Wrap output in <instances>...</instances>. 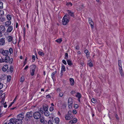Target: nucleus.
<instances>
[{
    "instance_id": "nucleus-1",
    "label": "nucleus",
    "mask_w": 124,
    "mask_h": 124,
    "mask_svg": "<svg viewBox=\"0 0 124 124\" xmlns=\"http://www.w3.org/2000/svg\"><path fill=\"white\" fill-rule=\"evenodd\" d=\"M23 113L19 114L17 116V119H14V122L15 124H22V120L24 117Z\"/></svg>"
},
{
    "instance_id": "nucleus-2",
    "label": "nucleus",
    "mask_w": 124,
    "mask_h": 124,
    "mask_svg": "<svg viewBox=\"0 0 124 124\" xmlns=\"http://www.w3.org/2000/svg\"><path fill=\"white\" fill-rule=\"evenodd\" d=\"M13 59L12 58H10L9 56H6L3 59V58H1L0 59V63L5 62L6 63L9 62L10 64L12 63L13 62Z\"/></svg>"
},
{
    "instance_id": "nucleus-3",
    "label": "nucleus",
    "mask_w": 124,
    "mask_h": 124,
    "mask_svg": "<svg viewBox=\"0 0 124 124\" xmlns=\"http://www.w3.org/2000/svg\"><path fill=\"white\" fill-rule=\"evenodd\" d=\"M121 61V60H118V63L119 67V72L121 76L122 77L124 76V74L123 73V70L122 68Z\"/></svg>"
},
{
    "instance_id": "nucleus-4",
    "label": "nucleus",
    "mask_w": 124,
    "mask_h": 124,
    "mask_svg": "<svg viewBox=\"0 0 124 124\" xmlns=\"http://www.w3.org/2000/svg\"><path fill=\"white\" fill-rule=\"evenodd\" d=\"M69 20L67 18V16L66 15L64 16L62 18V24L63 25H65L69 22Z\"/></svg>"
},
{
    "instance_id": "nucleus-5",
    "label": "nucleus",
    "mask_w": 124,
    "mask_h": 124,
    "mask_svg": "<svg viewBox=\"0 0 124 124\" xmlns=\"http://www.w3.org/2000/svg\"><path fill=\"white\" fill-rule=\"evenodd\" d=\"M41 115V114L39 111H36L33 114V116L34 118L37 119L40 118Z\"/></svg>"
},
{
    "instance_id": "nucleus-6",
    "label": "nucleus",
    "mask_w": 124,
    "mask_h": 124,
    "mask_svg": "<svg viewBox=\"0 0 124 124\" xmlns=\"http://www.w3.org/2000/svg\"><path fill=\"white\" fill-rule=\"evenodd\" d=\"M31 66L32 67L30 70V72L31 75L32 76H33L34 74L35 69L36 68V66L35 65H32Z\"/></svg>"
},
{
    "instance_id": "nucleus-7",
    "label": "nucleus",
    "mask_w": 124,
    "mask_h": 124,
    "mask_svg": "<svg viewBox=\"0 0 124 124\" xmlns=\"http://www.w3.org/2000/svg\"><path fill=\"white\" fill-rule=\"evenodd\" d=\"M5 94L3 93L0 96V99H1V101L0 102V103H1V104H4L5 99Z\"/></svg>"
},
{
    "instance_id": "nucleus-8",
    "label": "nucleus",
    "mask_w": 124,
    "mask_h": 124,
    "mask_svg": "<svg viewBox=\"0 0 124 124\" xmlns=\"http://www.w3.org/2000/svg\"><path fill=\"white\" fill-rule=\"evenodd\" d=\"M1 54L5 56L6 57L7 56H8L9 52L8 50H3Z\"/></svg>"
},
{
    "instance_id": "nucleus-9",
    "label": "nucleus",
    "mask_w": 124,
    "mask_h": 124,
    "mask_svg": "<svg viewBox=\"0 0 124 124\" xmlns=\"http://www.w3.org/2000/svg\"><path fill=\"white\" fill-rule=\"evenodd\" d=\"M4 122V124H14V119L11 118L9 121H8L7 122H6V121H5Z\"/></svg>"
},
{
    "instance_id": "nucleus-10",
    "label": "nucleus",
    "mask_w": 124,
    "mask_h": 124,
    "mask_svg": "<svg viewBox=\"0 0 124 124\" xmlns=\"http://www.w3.org/2000/svg\"><path fill=\"white\" fill-rule=\"evenodd\" d=\"M33 116V113L32 112H28L26 114V118H29L30 117H32Z\"/></svg>"
},
{
    "instance_id": "nucleus-11",
    "label": "nucleus",
    "mask_w": 124,
    "mask_h": 124,
    "mask_svg": "<svg viewBox=\"0 0 124 124\" xmlns=\"http://www.w3.org/2000/svg\"><path fill=\"white\" fill-rule=\"evenodd\" d=\"M77 119L76 118H74L73 120H70L69 122V124H74L77 122Z\"/></svg>"
},
{
    "instance_id": "nucleus-12",
    "label": "nucleus",
    "mask_w": 124,
    "mask_h": 124,
    "mask_svg": "<svg viewBox=\"0 0 124 124\" xmlns=\"http://www.w3.org/2000/svg\"><path fill=\"white\" fill-rule=\"evenodd\" d=\"M40 121L41 123H43L44 124H46L47 123V122L46 120H45L44 118L42 116H40Z\"/></svg>"
},
{
    "instance_id": "nucleus-13",
    "label": "nucleus",
    "mask_w": 124,
    "mask_h": 124,
    "mask_svg": "<svg viewBox=\"0 0 124 124\" xmlns=\"http://www.w3.org/2000/svg\"><path fill=\"white\" fill-rule=\"evenodd\" d=\"M72 118L71 114L67 115L65 116V118L66 120H70L72 119Z\"/></svg>"
},
{
    "instance_id": "nucleus-14",
    "label": "nucleus",
    "mask_w": 124,
    "mask_h": 124,
    "mask_svg": "<svg viewBox=\"0 0 124 124\" xmlns=\"http://www.w3.org/2000/svg\"><path fill=\"white\" fill-rule=\"evenodd\" d=\"M5 40L4 38H1L0 39V45L3 46L5 44Z\"/></svg>"
},
{
    "instance_id": "nucleus-15",
    "label": "nucleus",
    "mask_w": 124,
    "mask_h": 124,
    "mask_svg": "<svg viewBox=\"0 0 124 124\" xmlns=\"http://www.w3.org/2000/svg\"><path fill=\"white\" fill-rule=\"evenodd\" d=\"M5 30V29L4 26L1 25L0 26V32H4Z\"/></svg>"
},
{
    "instance_id": "nucleus-16",
    "label": "nucleus",
    "mask_w": 124,
    "mask_h": 124,
    "mask_svg": "<svg viewBox=\"0 0 124 124\" xmlns=\"http://www.w3.org/2000/svg\"><path fill=\"white\" fill-rule=\"evenodd\" d=\"M70 85L71 86H73L74 85L75 82L74 79L73 78H70L69 79Z\"/></svg>"
},
{
    "instance_id": "nucleus-17",
    "label": "nucleus",
    "mask_w": 124,
    "mask_h": 124,
    "mask_svg": "<svg viewBox=\"0 0 124 124\" xmlns=\"http://www.w3.org/2000/svg\"><path fill=\"white\" fill-rule=\"evenodd\" d=\"M89 23L91 27L93 28V23L92 19L91 18H89L88 19Z\"/></svg>"
},
{
    "instance_id": "nucleus-18",
    "label": "nucleus",
    "mask_w": 124,
    "mask_h": 124,
    "mask_svg": "<svg viewBox=\"0 0 124 124\" xmlns=\"http://www.w3.org/2000/svg\"><path fill=\"white\" fill-rule=\"evenodd\" d=\"M13 29V27L12 26H9L7 30V31L8 32H10L12 31Z\"/></svg>"
},
{
    "instance_id": "nucleus-19",
    "label": "nucleus",
    "mask_w": 124,
    "mask_h": 124,
    "mask_svg": "<svg viewBox=\"0 0 124 124\" xmlns=\"http://www.w3.org/2000/svg\"><path fill=\"white\" fill-rule=\"evenodd\" d=\"M11 23V22L10 21H7L5 22V25L6 27H8L10 25Z\"/></svg>"
},
{
    "instance_id": "nucleus-20",
    "label": "nucleus",
    "mask_w": 124,
    "mask_h": 124,
    "mask_svg": "<svg viewBox=\"0 0 124 124\" xmlns=\"http://www.w3.org/2000/svg\"><path fill=\"white\" fill-rule=\"evenodd\" d=\"M8 65H5L2 67V70L3 71H5L8 69Z\"/></svg>"
},
{
    "instance_id": "nucleus-21",
    "label": "nucleus",
    "mask_w": 124,
    "mask_h": 124,
    "mask_svg": "<svg viewBox=\"0 0 124 124\" xmlns=\"http://www.w3.org/2000/svg\"><path fill=\"white\" fill-rule=\"evenodd\" d=\"M7 38L8 42H10L12 40L13 38L12 36H8L7 37Z\"/></svg>"
},
{
    "instance_id": "nucleus-22",
    "label": "nucleus",
    "mask_w": 124,
    "mask_h": 124,
    "mask_svg": "<svg viewBox=\"0 0 124 124\" xmlns=\"http://www.w3.org/2000/svg\"><path fill=\"white\" fill-rule=\"evenodd\" d=\"M67 12L68 14L70 15L71 16H74V14L73 12H72L71 11L69 10H67Z\"/></svg>"
},
{
    "instance_id": "nucleus-23",
    "label": "nucleus",
    "mask_w": 124,
    "mask_h": 124,
    "mask_svg": "<svg viewBox=\"0 0 124 124\" xmlns=\"http://www.w3.org/2000/svg\"><path fill=\"white\" fill-rule=\"evenodd\" d=\"M47 110V108H46V111L44 112V115L46 116H48L50 114V113Z\"/></svg>"
},
{
    "instance_id": "nucleus-24",
    "label": "nucleus",
    "mask_w": 124,
    "mask_h": 124,
    "mask_svg": "<svg viewBox=\"0 0 124 124\" xmlns=\"http://www.w3.org/2000/svg\"><path fill=\"white\" fill-rule=\"evenodd\" d=\"M56 70L55 71L53 72L51 74V76L52 78L54 80V75L56 73Z\"/></svg>"
},
{
    "instance_id": "nucleus-25",
    "label": "nucleus",
    "mask_w": 124,
    "mask_h": 124,
    "mask_svg": "<svg viewBox=\"0 0 124 124\" xmlns=\"http://www.w3.org/2000/svg\"><path fill=\"white\" fill-rule=\"evenodd\" d=\"M67 62L68 64L70 66H71L73 65V63L72 61L70 60H67Z\"/></svg>"
},
{
    "instance_id": "nucleus-26",
    "label": "nucleus",
    "mask_w": 124,
    "mask_h": 124,
    "mask_svg": "<svg viewBox=\"0 0 124 124\" xmlns=\"http://www.w3.org/2000/svg\"><path fill=\"white\" fill-rule=\"evenodd\" d=\"M76 96L77 98H81V95L80 93L78 92L77 93Z\"/></svg>"
},
{
    "instance_id": "nucleus-27",
    "label": "nucleus",
    "mask_w": 124,
    "mask_h": 124,
    "mask_svg": "<svg viewBox=\"0 0 124 124\" xmlns=\"http://www.w3.org/2000/svg\"><path fill=\"white\" fill-rule=\"evenodd\" d=\"M54 121L57 124L59 123V118L56 117L54 119Z\"/></svg>"
},
{
    "instance_id": "nucleus-28",
    "label": "nucleus",
    "mask_w": 124,
    "mask_h": 124,
    "mask_svg": "<svg viewBox=\"0 0 124 124\" xmlns=\"http://www.w3.org/2000/svg\"><path fill=\"white\" fill-rule=\"evenodd\" d=\"M61 71H65V67L63 64H62V65Z\"/></svg>"
},
{
    "instance_id": "nucleus-29",
    "label": "nucleus",
    "mask_w": 124,
    "mask_h": 124,
    "mask_svg": "<svg viewBox=\"0 0 124 124\" xmlns=\"http://www.w3.org/2000/svg\"><path fill=\"white\" fill-rule=\"evenodd\" d=\"M66 5L67 6L71 7L72 5V3L71 2H66Z\"/></svg>"
},
{
    "instance_id": "nucleus-30",
    "label": "nucleus",
    "mask_w": 124,
    "mask_h": 124,
    "mask_svg": "<svg viewBox=\"0 0 124 124\" xmlns=\"http://www.w3.org/2000/svg\"><path fill=\"white\" fill-rule=\"evenodd\" d=\"M68 103H73V101L72 99L71 98H69L68 101Z\"/></svg>"
},
{
    "instance_id": "nucleus-31",
    "label": "nucleus",
    "mask_w": 124,
    "mask_h": 124,
    "mask_svg": "<svg viewBox=\"0 0 124 124\" xmlns=\"http://www.w3.org/2000/svg\"><path fill=\"white\" fill-rule=\"evenodd\" d=\"M73 103H68V107L69 108L71 109L72 108Z\"/></svg>"
},
{
    "instance_id": "nucleus-32",
    "label": "nucleus",
    "mask_w": 124,
    "mask_h": 124,
    "mask_svg": "<svg viewBox=\"0 0 124 124\" xmlns=\"http://www.w3.org/2000/svg\"><path fill=\"white\" fill-rule=\"evenodd\" d=\"M7 17L8 20H10L11 18V15H8L7 16Z\"/></svg>"
},
{
    "instance_id": "nucleus-33",
    "label": "nucleus",
    "mask_w": 124,
    "mask_h": 124,
    "mask_svg": "<svg viewBox=\"0 0 124 124\" xmlns=\"http://www.w3.org/2000/svg\"><path fill=\"white\" fill-rule=\"evenodd\" d=\"M38 53L39 54L42 56H44V53L40 51H39L38 52Z\"/></svg>"
},
{
    "instance_id": "nucleus-34",
    "label": "nucleus",
    "mask_w": 124,
    "mask_h": 124,
    "mask_svg": "<svg viewBox=\"0 0 124 124\" xmlns=\"http://www.w3.org/2000/svg\"><path fill=\"white\" fill-rule=\"evenodd\" d=\"M62 41V39H58L55 40V41L59 43H60Z\"/></svg>"
},
{
    "instance_id": "nucleus-35",
    "label": "nucleus",
    "mask_w": 124,
    "mask_h": 124,
    "mask_svg": "<svg viewBox=\"0 0 124 124\" xmlns=\"http://www.w3.org/2000/svg\"><path fill=\"white\" fill-rule=\"evenodd\" d=\"M11 77L10 76H8L7 77V80L9 82L11 80Z\"/></svg>"
},
{
    "instance_id": "nucleus-36",
    "label": "nucleus",
    "mask_w": 124,
    "mask_h": 124,
    "mask_svg": "<svg viewBox=\"0 0 124 124\" xmlns=\"http://www.w3.org/2000/svg\"><path fill=\"white\" fill-rule=\"evenodd\" d=\"M84 53L86 54L87 56L89 54V51L88 50H85L84 51Z\"/></svg>"
},
{
    "instance_id": "nucleus-37",
    "label": "nucleus",
    "mask_w": 124,
    "mask_h": 124,
    "mask_svg": "<svg viewBox=\"0 0 124 124\" xmlns=\"http://www.w3.org/2000/svg\"><path fill=\"white\" fill-rule=\"evenodd\" d=\"M13 68L12 66H11L10 67V71L11 72H12L13 71Z\"/></svg>"
},
{
    "instance_id": "nucleus-38",
    "label": "nucleus",
    "mask_w": 124,
    "mask_h": 124,
    "mask_svg": "<svg viewBox=\"0 0 124 124\" xmlns=\"http://www.w3.org/2000/svg\"><path fill=\"white\" fill-rule=\"evenodd\" d=\"M68 53H65V59L66 60L68 59Z\"/></svg>"
},
{
    "instance_id": "nucleus-39",
    "label": "nucleus",
    "mask_w": 124,
    "mask_h": 124,
    "mask_svg": "<svg viewBox=\"0 0 124 124\" xmlns=\"http://www.w3.org/2000/svg\"><path fill=\"white\" fill-rule=\"evenodd\" d=\"M23 32L24 37L25 36V28H24L23 29Z\"/></svg>"
},
{
    "instance_id": "nucleus-40",
    "label": "nucleus",
    "mask_w": 124,
    "mask_h": 124,
    "mask_svg": "<svg viewBox=\"0 0 124 124\" xmlns=\"http://www.w3.org/2000/svg\"><path fill=\"white\" fill-rule=\"evenodd\" d=\"M3 8V3L1 2H0V8L2 9Z\"/></svg>"
},
{
    "instance_id": "nucleus-41",
    "label": "nucleus",
    "mask_w": 124,
    "mask_h": 124,
    "mask_svg": "<svg viewBox=\"0 0 124 124\" xmlns=\"http://www.w3.org/2000/svg\"><path fill=\"white\" fill-rule=\"evenodd\" d=\"M12 43L14 44H16V39H12Z\"/></svg>"
},
{
    "instance_id": "nucleus-42",
    "label": "nucleus",
    "mask_w": 124,
    "mask_h": 124,
    "mask_svg": "<svg viewBox=\"0 0 124 124\" xmlns=\"http://www.w3.org/2000/svg\"><path fill=\"white\" fill-rule=\"evenodd\" d=\"M6 102H5L4 104H2L3 105V107L5 108H6L7 107V105L6 104Z\"/></svg>"
},
{
    "instance_id": "nucleus-43",
    "label": "nucleus",
    "mask_w": 124,
    "mask_h": 124,
    "mask_svg": "<svg viewBox=\"0 0 124 124\" xmlns=\"http://www.w3.org/2000/svg\"><path fill=\"white\" fill-rule=\"evenodd\" d=\"M24 80V77H21V78H20V81L21 82H23Z\"/></svg>"
},
{
    "instance_id": "nucleus-44",
    "label": "nucleus",
    "mask_w": 124,
    "mask_h": 124,
    "mask_svg": "<svg viewBox=\"0 0 124 124\" xmlns=\"http://www.w3.org/2000/svg\"><path fill=\"white\" fill-rule=\"evenodd\" d=\"M9 51L10 54H11L13 52V49L12 48H10Z\"/></svg>"
},
{
    "instance_id": "nucleus-45",
    "label": "nucleus",
    "mask_w": 124,
    "mask_h": 124,
    "mask_svg": "<svg viewBox=\"0 0 124 124\" xmlns=\"http://www.w3.org/2000/svg\"><path fill=\"white\" fill-rule=\"evenodd\" d=\"M53 121L51 120H49L48 122V124H53Z\"/></svg>"
},
{
    "instance_id": "nucleus-46",
    "label": "nucleus",
    "mask_w": 124,
    "mask_h": 124,
    "mask_svg": "<svg viewBox=\"0 0 124 124\" xmlns=\"http://www.w3.org/2000/svg\"><path fill=\"white\" fill-rule=\"evenodd\" d=\"M54 109V108L53 107H51L49 108V110L50 111H52Z\"/></svg>"
},
{
    "instance_id": "nucleus-47",
    "label": "nucleus",
    "mask_w": 124,
    "mask_h": 124,
    "mask_svg": "<svg viewBox=\"0 0 124 124\" xmlns=\"http://www.w3.org/2000/svg\"><path fill=\"white\" fill-rule=\"evenodd\" d=\"M88 64L89 66L90 67H92L93 66V65L92 62H89L88 63Z\"/></svg>"
},
{
    "instance_id": "nucleus-48",
    "label": "nucleus",
    "mask_w": 124,
    "mask_h": 124,
    "mask_svg": "<svg viewBox=\"0 0 124 124\" xmlns=\"http://www.w3.org/2000/svg\"><path fill=\"white\" fill-rule=\"evenodd\" d=\"M78 104H76L75 105L74 108L75 109H77L78 108Z\"/></svg>"
},
{
    "instance_id": "nucleus-49",
    "label": "nucleus",
    "mask_w": 124,
    "mask_h": 124,
    "mask_svg": "<svg viewBox=\"0 0 124 124\" xmlns=\"http://www.w3.org/2000/svg\"><path fill=\"white\" fill-rule=\"evenodd\" d=\"M62 63L66 65L67 64V63L64 60H62Z\"/></svg>"
},
{
    "instance_id": "nucleus-50",
    "label": "nucleus",
    "mask_w": 124,
    "mask_h": 124,
    "mask_svg": "<svg viewBox=\"0 0 124 124\" xmlns=\"http://www.w3.org/2000/svg\"><path fill=\"white\" fill-rule=\"evenodd\" d=\"M63 95V93L62 92H60L59 93V96L60 97L62 96Z\"/></svg>"
},
{
    "instance_id": "nucleus-51",
    "label": "nucleus",
    "mask_w": 124,
    "mask_h": 124,
    "mask_svg": "<svg viewBox=\"0 0 124 124\" xmlns=\"http://www.w3.org/2000/svg\"><path fill=\"white\" fill-rule=\"evenodd\" d=\"M91 101L93 103H94L96 101L95 99L93 98L92 99Z\"/></svg>"
},
{
    "instance_id": "nucleus-52",
    "label": "nucleus",
    "mask_w": 124,
    "mask_h": 124,
    "mask_svg": "<svg viewBox=\"0 0 124 124\" xmlns=\"http://www.w3.org/2000/svg\"><path fill=\"white\" fill-rule=\"evenodd\" d=\"M3 85L2 84L0 83V89L2 88Z\"/></svg>"
},
{
    "instance_id": "nucleus-53",
    "label": "nucleus",
    "mask_w": 124,
    "mask_h": 124,
    "mask_svg": "<svg viewBox=\"0 0 124 124\" xmlns=\"http://www.w3.org/2000/svg\"><path fill=\"white\" fill-rule=\"evenodd\" d=\"M32 59L33 60H34V61H33V62H34L35 61V56L34 55H33L32 56Z\"/></svg>"
},
{
    "instance_id": "nucleus-54",
    "label": "nucleus",
    "mask_w": 124,
    "mask_h": 124,
    "mask_svg": "<svg viewBox=\"0 0 124 124\" xmlns=\"http://www.w3.org/2000/svg\"><path fill=\"white\" fill-rule=\"evenodd\" d=\"M76 93V92L75 91H72L71 92V94H74Z\"/></svg>"
},
{
    "instance_id": "nucleus-55",
    "label": "nucleus",
    "mask_w": 124,
    "mask_h": 124,
    "mask_svg": "<svg viewBox=\"0 0 124 124\" xmlns=\"http://www.w3.org/2000/svg\"><path fill=\"white\" fill-rule=\"evenodd\" d=\"M73 113L74 114H76L77 113V111L76 110H74L73 111Z\"/></svg>"
},
{
    "instance_id": "nucleus-56",
    "label": "nucleus",
    "mask_w": 124,
    "mask_h": 124,
    "mask_svg": "<svg viewBox=\"0 0 124 124\" xmlns=\"http://www.w3.org/2000/svg\"><path fill=\"white\" fill-rule=\"evenodd\" d=\"M17 96H16V97H15V98L14 99L13 102H12L13 103H14V102H15L16 101V99Z\"/></svg>"
},
{
    "instance_id": "nucleus-57",
    "label": "nucleus",
    "mask_w": 124,
    "mask_h": 124,
    "mask_svg": "<svg viewBox=\"0 0 124 124\" xmlns=\"http://www.w3.org/2000/svg\"><path fill=\"white\" fill-rule=\"evenodd\" d=\"M46 97L47 98H50L51 97L50 95L48 94L46 95Z\"/></svg>"
},
{
    "instance_id": "nucleus-58",
    "label": "nucleus",
    "mask_w": 124,
    "mask_h": 124,
    "mask_svg": "<svg viewBox=\"0 0 124 124\" xmlns=\"http://www.w3.org/2000/svg\"><path fill=\"white\" fill-rule=\"evenodd\" d=\"M75 48L77 50H79V48L78 46H76Z\"/></svg>"
},
{
    "instance_id": "nucleus-59",
    "label": "nucleus",
    "mask_w": 124,
    "mask_h": 124,
    "mask_svg": "<svg viewBox=\"0 0 124 124\" xmlns=\"http://www.w3.org/2000/svg\"><path fill=\"white\" fill-rule=\"evenodd\" d=\"M56 91L58 92H59L61 90L59 88H58L56 89Z\"/></svg>"
},
{
    "instance_id": "nucleus-60",
    "label": "nucleus",
    "mask_w": 124,
    "mask_h": 124,
    "mask_svg": "<svg viewBox=\"0 0 124 124\" xmlns=\"http://www.w3.org/2000/svg\"><path fill=\"white\" fill-rule=\"evenodd\" d=\"M28 65H26L25 67V68H24V69L25 70H27V69H28Z\"/></svg>"
},
{
    "instance_id": "nucleus-61",
    "label": "nucleus",
    "mask_w": 124,
    "mask_h": 124,
    "mask_svg": "<svg viewBox=\"0 0 124 124\" xmlns=\"http://www.w3.org/2000/svg\"><path fill=\"white\" fill-rule=\"evenodd\" d=\"M80 64L82 66H83L84 64V63L83 62H80Z\"/></svg>"
},
{
    "instance_id": "nucleus-62",
    "label": "nucleus",
    "mask_w": 124,
    "mask_h": 124,
    "mask_svg": "<svg viewBox=\"0 0 124 124\" xmlns=\"http://www.w3.org/2000/svg\"><path fill=\"white\" fill-rule=\"evenodd\" d=\"M63 72L64 71H61V73H60L61 76L63 75Z\"/></svg>"
},
{
    "instance_id": "nucleus-63",
    "label": "nucleus",
    "mask_w": 124,
    "mask_h": 124,
    "mask_svg": "<svg viewBox=\"0 0 124 124\" xmlns=\"http://www.w3.org/2000/svg\"><path fill=\"white\" fill-rule=\"evenodd\" d=\"M13 103H12V102H11V104L9 106L8 108L10 107Z\"/></svg>"
},
{
    "instance_id": "nucleus-64",
    "label": "nucleus",
    "mask_w": 124,
    "mask_h": 124,
    "mask_svg": "<svg viewBox=\"0 0 124 124\" xmlns=\"http://www.w3.org/2000/svg\"><path fill=\"white\" fill-rule=\"evenodd\" d=\"M71 111H70V110L68 112V115L71 114Z\"/></svg>"
}]
</instances>
